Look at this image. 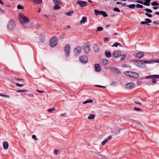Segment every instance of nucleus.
Returning <instances> with one entry per match:
<instances>
[{
    "label": "nucleus",
    "instance_id": "1",
    "mask_svg": "<svg viewBox=\"0 0 159 159\" xmlns=\"http://www.w3.org/2000/svg\"><path fill=\"white\" fill-rule=\"evenodd\" d=\"M19 19L20 23L23 25L26 24L29 22V19L22 13L19 14Z\"/></svg>",
    "mask_w": 159,
    "mask_h": 159
},
{
    "label": "nucleus",
    "instance_id": "2",
    "mask_svg": "<svg viewBox=\"0 0 159 159\" xmlns=\"http://www.w3.org/2000/svg\"><path fill=\"white\" fill-rule=\"evenodd\" d=\"M143 60H134V64L139 67L142 66V65H144V63L150 64L152 62H155L156 60H149L147 61H143Z\"/></svg>",
    "mask_w": 159,
    "mask_h": 159
},
{
    "label": "nucleus",
    "instance_id": "3",
    "mask_svg": "<svg viewBox=\"0 0 159 159\" xmlns=\"http://www.w3.org/2000/svg\"><path fill=\"white\" fill-rule=\"evenodd\" d=\"M125 73L126 76L133 78H137L139 76V74L135 72L127 71L125 72Z\"/></svg>",
    "mask_w": 159,
    "mask_h": 159
},
{
    "label": "nucleus",
    "instance_id": "4",
    "mask_svg": "<svg viewBox=\"0 0 159 159\" xmlns=\"http://www.w3.org/2000/svg\"><path fill=\"white\" fill-rule=\"evenodd\" d=\"M55 5L53 7V9L54 10H58L61 9L60 6L62 4V1L60 0H53Z\"/></svg>",
    "mask_w": 159,
    "mask_h": 159
},
{
    "label": "nucleus",
    "instance_id": "5",
    "mask_svg": "<svg viewBox=\"0 0 159 159\" xmlns=\"http://www.w3.org/2000/svg\"><path fill=\"white\" fill-rule=\"evenodd\" d=\"M58 39L55 37H53L50 40V45L52 47H55L57 44Z\"/></svg>",
    "mask_w": 159,
    "mask_h": 159
},
{
    "label": "nucleus",
    "instance_id": "6",
    "mask_svg": "<svg viewBox=\"0 0 159 159\" xmlns=\"http://www.w3.org/2000/svg\"><path fill=\"white\" fill-rule=\"evenodd\" d=\"M70 45L69 44L66 45L64 47V51L65 55L66 57H69L70 56Z\"/></svg>",
    "mask_w": 159,
    "mask_h": 159
},
{
    "label": "nucleus",
    "instance_id": "7",
    "mask_svg": "<svg viewBox=\"0 0 159 159\" xmlns=\"http://www.w3.org/2000/svg\"><path fill=\"white\" fill-rule=\"evenodd\" d=\"M8 29L10 30H12L15 27V24L14 21L11 20L9 21L7 25Z\"/></svg>",
    "mask_w": 159,
    "mask_h": 159
},
{
    "label": "nucleus",
    "instance_id": "8",
    "mask_svg": "<svg viewBox=\"0 0 159 159\" xmlns=\"http://www.w3.org/2000/svg\"><path fill=\"white\" fill-rule=\"evenodd\" d=\"M81 48L79 46H76L74 49L73 52L74 54L76 55H78L81 52Z\"/></svg>",
    "mask_w": 159,
    "mask_h": 159
},
{
    "label": "nucleus",
    "instance_id": "9",
    "mask_svg": "<svg viewBox=\"0 0 159 159\" xmlns=\"http://www.w3.org/2000/svg\"><path fill=\"white\" fill-rule=\"evenodd\" d=\"M113 55L115 58H118L121 56V54L120 52L116 51L113 52Z\"/></svg>",
    "mask_w": 159,
    "mask_h": 159
},
{
    "label": "nucleus",
    "instance_id": "10",
    "mask_svg": "<svg viewBox=\"0 0 159 159\" xmlns=\"http://www.w3.org/2000/svg\"><path fill=\"white\" fill-rule=\"evenodd\" d=\"M77 3L81 7H84L86 6L87 4L86 2L84 1H77Z\"/></svg>",
    "mask_w": 159,
    "mask_h": 159
},
{
    "label": "nucleus",
    "instance_id": "11",
    "mask_svg": "<svg viewBox=\"0 0 159 159\" xmlns=\"http://www.w3.org/2000/svg\"><path fill=\"white\" fill-rule=\"evenodd\" d=\"M125 86L127 89H133L134 87V85L132 83H129L126 85Z\"/></svg>",
    "mask_w": 159,
    "mask_h": 159
},
{
    "label": "nucleus",
    "instance_id": "12",
    "mask_svg": "<svg viewBox=\"0 0 159 159\" xmlns=\"http://www.w3.org/2000/svg\"><path fill=\"white\" fill-rule=\"evenodd\" d=\"M95 70L96 71L99 72L101 70V67L100 65L98 64H96L95 65Z\"/></svg>",
    "mask_w": 159,
    "mask_h": 159
},
{
    "label": "nucleus",
    "instance_id": "13",
    "mask_svg": "<svg viewBox=\"0 0 159 159\" xmlns=\"http://www.w3.org/2000/svg\"><path fill=\"white\" fill-rule=\"evenodd\" d=\"M136 57L139 59H140L144 56L143 52H140L137 53L136 55Z\"/></svg>",
    "mask_w": 159,
    "mask_h": 159
},
{
    "label": "nucleus",
    "instance_id": "14",
    "mask_svg": "<svg viewBox=\"0 0 159 159\" xmlns=\"http://www.w3.org/2000/svg\"><path fill=\"white\" fill-rule=\"evenodd\" d=\"M84 51L86 53L89 52V45H85L84 48Z\"/></svg>",
    "mask_w": 159,
    "mask_h": 159
},
{
    "label": "nucleus",
    "instance_id": "15",
    "mask_svg": "<svg viewBox=\"0 0 159 159\" xmlns=\"http://www.w3.org/2000/svg\"><path fill=\"white\" fill-rule=\"evenodd\" d=\"M87 22V18L86 17H83L82 18V20L80 21V24L82 25Z\"/></svg>",
    "mask_w": 159,
    "mask_h": 159
},
{
    "label": "nucleus",
    "instance_id": "16",
    "mask_svg": "<svg viewBox=\"0 0 159 159\" xmlns=\"http://www.w3.org/2000/svg\"><path fill=\"white\" fill-rule=\"evenodd\" d=\"M8 143L7 141H5L3 143V146L4 149H7L8 148Z\"/></svg>",
    "mask_w": 159,
    "mask_h": 159
},
{
    "label": "nucleus",
    "instance_id": "17",
    "mask_svg": "<svg viewBox=\"0 0 159 159\" xmlns=\"http://www.w3.org/2000/svg\"><path fill=\"white\" fill-rule=\"evenodd\" d=\"M93 48L94 51L95 52H98L99 50V48H98V46L97 45L94 44L93 46Z\"/></svg>",
    "mask_w": 159,
    "mask_h": 159
},
{
    "label": "nucleus",
    "instance_id": "18",
    "mask_svg": "<svg viewBox=\"0 0 159 159\" xmlns=\"http://www.w3.org/2000/svg\"><path fill=\"white\" fill-rule=\"evenodd\" d=\"M94 153L95 155H97L98 157L102 159L104 157V156L103 155L100 154L98 153L97 152H94Z\"/></svg>",
    "mask_w": 159,
    "mask_h": 159
},
{
    "label": "nucleus",
    "instance_id": "19",
    "mask_svg": "<svg viewBox=\"0 0 159 159\" xmlns=\"http://www.w3.org/2000/svg\"><path fill=\"white\" fill-rule=\"evenodd\" d=\"M105 54L107 57H111V54L110 52L108 51L105 52Z\"/></svg>",
    "mask_w": 159,
    "mask_h": 159
},
{
    "label": "nucleus",
    "instance_id": "20",
    "mask_svg": "<svg viewBox=\"0 0 159 159\" xmlns=\"http://www.w3.org/2000/svg\"><path fill=\"white\" fill-rule=\"evenodd\" d=\"M113 70L114 71V72L116 74H119L120 73V72L116 68H113Z\"/></svg>",
    "mask_w": 159,
    "mask_h": 159
},
{
    "label": "nucleus",
    "instance_id": "21",
    "mask_svg": "<svg viewBox=\"0 0 159 159\" xmlns=\"http://www.w3.org/2000/svg\"><path fill=\"white\" fill-rule=\"evenodd\" d=\"M33 1L36 4H40L42 2V0H33Z\"/></svg>",
    "mask_w": 159,
    "mask_h": 159
},
{
    "label": "nucleus",
    "instance_id": "22",
    "mask_svg": "<svg viewBox=\"0 0 159 159\" xmlns=\"http://www.w3.org/2000/svg\"><path fill=\"white\" fill-rule=\"evenodd\" d=\"M94 13L96 15H101V11H99L97 10H94Z\"/></svg>",
    "mask_w": 159,
    "mask_h": 159
},
{
    "label": "nucleus",
    "instance_id": "23",
    "mask_svg": "<svg viewBox=\"0 0 159 159\" xmlns=\"http://www.w3.org/2000/svg\"><path fill=\"white\" fill-rule=\"evenodd\" d=\"M101 15H102L104 17H106L108 16L107 14L105 12L101 11Z\"/></svg>",
    "mask_w": 159,
    "mask_h": 159
},
{
    "label": "nucleus",
    "instance_id": "24",
    "mask_svg": "<svg viewBox=\"0 0 159 159\" xmlns=\"http://www.w3.org/2000/svg\"><path fill=\"white\" fill-rule=\"evenodd\" d=\"M126 6L128 7L129 8H134L135 7L136 5L135 4H131L129 5H127Z\"/></svg>",
    "mask_w": 159,
    "mask_h": 159
},
{
    "label": "nucleus",
    "instance_id": "25",
    "mask_svg": "<svg viewBox=\"0 0 159 159\" xmlns=\"http://www.w3.org/2000/svg\"><path fill=\"white\" fill-rule=\"evenodd\" d=\"M73 13L74 11H70L66 13V14L67 16H71Z\"/></svg>",
    "mask_w": 159,
    "mask_h": 159
},
{
    "label": "nucleus",
    "instance_id": "26",
    "mask_svg": "<svg viewBox=\"0 0 159 159\" xmlns=\"http://www.w3.org/2000/svg\"><path fill=\"white\" fill-rule=\"evenodd\" d=\"M87 57L85 56H83L80 57V60H87Z\"/></svg>",
    "mask_w": 159,
    "mask_h": 159
},
{
    "label": "nucleus",
    "instance_id": "27",
    "mask_svg": "<svg viewBox=\"0 0 159 159\" xmlns=\"http://www.w3.org/2000/svg\"><path fill=\"white\" fill-rule=\"evenodd\" d=\"M103 30V28L102 27H98L96 30V31H102Z\"/></svg>",
    "mask_w": 159,
    "mask_h": 159
},
{
    "label": "nucleus",
    "instance_id": "28",
    "mask_svg": "<svg viewBox=\"0 0 159 159\" xmlns=\"http://www.w3.org/2000/svg\"><path fill=\"white\" fill-rule=\"evenodd\" d=\"M134 110L136 111H143V110L142 109L136 107H134Z\"/></svg>",
    "mask_w": 159,
    "mask_h": 159
},
{
    "label": "nucleus",
    "instance_id": "29",
    "mask_svg": "<svg viewBox=\"0 0 159 159\" xmlns=\"http://www.w3.org/2000/svg\"><path fill=\"white\" fill-rule=\"evenodd\" d=\"M102 63L104 65H106L108 63V60H102Z\"/></svg>",
    "mask_w": 159,
    "mask_h": 159
},
{
    "label": "nucleus",
    "instance_id": "30",
    "mask_svg": "<svg viewBox=\"0 0 159 159\" xmlns=\"http://www.w3.org/2000/svg\"><path fill=\"white\" fill-rule=\"evenodd\" d=\"M24 7L20 5H18L17 6V8L19 9H24Z\"/></svg>",
    "mask_w": 159,
    "mask_h": 159
},
{
    "label": "nucleus",
    "instance_id": "31",
    "mask_svg": "<svg viewBox=\"0 0 159 159\" xmlns=\"http://www.w3.org/2000/svg\"><path fill=\"white\" fill-rule=\"evenodd\" d=\"M108 141V139H105L104 140L102 143V144L103 145H104L105 143H107Z\"/></svg>",
    "mask_w": 159,
    "mask_h": 159
},
{
    "label": "nucleus",
    "instance_id": "32",
    "mask_svg": "<svg viewBox=\"0 0 159 159\" xmlns=\"http://www.w3.org/2000/svg\"><path fill=\"white\" fill-rule=\"evenodd\" d=\"M151 5L153 6H158V5H159V4L156 2L154 1L151 3Z\"/></svg>",
    "mask_w": 159,
    "mask_h": 159
},
{
    "label": "nucleus",
    "instance_id": "33",
    "mask_svg": "<svg viewBox=\"0 0 159 159\" xmlns=\"http://www.w3.org/2000/svg\"><path fill=\"white\" fill-rule=\"evenodd\" d=\"M136 7L137 8H142L143 7V6L139 4H137L136 5Z\"/></svg>",
    "mask_w": 159,
    "mask_h": 159
},
{
    "label": "nucleus",
    "instance_id": "34",
    "mask_svg": "<svg viewBox=\"0 0 159 159\" xmlns=\"http://www.w3.org/2000/svg\"><path fill=\"white\" fill-rule=\"evenodd\" d=\"M59 150L58 149H54V152H53L54 154H55V155H57V154H58V152H59Z\"/></svg>",
    "mask_w": 159,
    "mask_h": 159
},
{
    "label": "nucleus",
    "instance_id": "35",
    "mask_svg": "<svg viewBox=\"0 0 159 159\" xmlns=\"http://www.w3.org/2000/svg\"><path fill=\"white\" fill-rule=\"evenodd\" d=\"M145 20L147 22L148 24H149V23H151L152 22V20L149 19H145Z\"/></svg>",
    "mask_w": 159,
    "mask_h": 159
},
{
    "label": "nucleus",
    "instance_id": "36",
    "mask_svg": "<svg viewBox=\"0 0 159 159\" xmlns=\"http://www.w3.org/2000/svg\"><path fill=\"white\" fill-rule=\"evenodd\" d=\"M144 10L150 13H151L152 12V11L151 10L148 8H146L145 9H144Z\"/></svg>",
    "mask_w": 159,
    "mask_h": 159
},
{
    "label": "nucleus",
    "instance_id": "37",
    "mask_svg": "<svg viewBox=\"0 0 159 159\" xmlns=\"http://www.w3.org/2000/svg\"><path fill=\"white\" fill-rule=\"evenodd\" d=\"M113 11L116 12H120V10L117 7H115L113 8Z\"/></svg>",
    "mask_w": 159,
    "mask_h": 159
},
{
    "label": "nucleus",
    "instance_id": "38",
    "mask_svg": "<svg viewBox=\"0 0 159 159\" xmlns=\"http://www.w3.org/2000/svg\"><path fill=\"white\" fill-rule=\"evenodd\" d=\"M146 79H150L152 78H154V75L147 76L145 77Z\"/></svg>",
    "mask_w": 159,
    "mask_h": 159
},
{
    "label": "nucleus",
    "instance_id": "39",
    "mask_svg": "<svg viewBox=\"0 0 159 159\" xmlns=\"http://www.w3.org/2000/svg\"><path fill=\"white\" fill-rule=\"evenodd\" d=\"M27 91L26 90H17L16 91V92L17 93H19V92H26Z\"/></svg>",
    "mask_w": 159,
    "mask_h": 159
},
{
    "label": "nucleus",
    "instance_id": "40",
    "mask_svg": "<svg viewBox=\"0 0 159 159\" xmlns=\"http://www.w3.org/2000/svg\"><path fill=\"white\" fill-rule=\"evenodd\" d=\"M140 23L141 24H142V25H144V24H145V25H147L148 26H150V25L149 24H148L147 22H146V21H141L140 22Z\"/></svg>",
    "mask_w": 159,
    "mask_h": 159
},
{
    "label": "nucleus",
    "instance_id": "41",
    "mask_svg": "<svg viewBox=\"0 0 159 159\" xmlns=\"http://www.w3.org/2000/svg\"><path fill=\"white\" fill-rule=\"evenodd\" d=\"M118 44H120V43H118V42H115L112 46V47H117Z\"/></svg>",
    "mask_w": 159,
    "mask_h": 159
},
{
    "label": "nucleus",
    "instance_id": "42",
    "mask_svg": "<svg viewBox=\"0 0 159 159\" xmlns=\"http://www.w3.org/2000/svg\"><path fill=\"white\" fill-rule=\"evenodd\" d=\"M0 96H2L3 97H5L6 98H9V96L8 95H4L2 93L0 94Z\"/></svg>",
    "mask_w": 159,
    "mask_h": 159
},
{
    "label": "nucleus",
    "instance_id": "43",
    "mask_svg": "<svg viewBox=\"0 0 159 159\" xmlns=\"http://www.w3.org/2000/svg\"><path fill=\"white\" fill-rule=\"evenodd\" d=\"M55 110V108H51V109H48V112H52L53 111H54Z\"/></svg>",
    "mask_w": 159,
    "mask_h": 159
},
{
    "label": "nucleus",
    "instance_id": "44",
    "mask_svg": "<svg viewBox=\"0 0 159 159\" xmlns=\"http://www.w3.org/2000/svg\"><path fill=\"white\" fill-rule=\"evenodd\" d=\"M95 115L94 114H90V119H94L95 118Z\"/></svg>",
    "mask_w": 159,
    "mask_h": 159
},
{
    "label": "nucleus",
    "instance_id": "45",
    "mask_svg": "<svg viewBox=\"0 0 159 159\" xmlns=\"http://www.w3.org/2000/svg\"><path fill=\"white\" fill-rule=\"evenodd\" d=\"M126 55L125 54H123L122 55H121L120 57L121 60H124L125 58Z\"/></svg>",
    "mask_w": 159,
    "mask_h": 159
},
{
    "label": "nucleus",
    "instance_id": "46",
    "mask_svg": "<svg viewBox=\"0 0 159 159\" xmlns=\"http://www.w3.org/2000/svg\"><path fill=\"white\" fill-rule=\"evenodd\" d=\"M145 15L149 17H152V15L151 14H149L147 12L146 13Z\"/></svg>",
    "mask_w": 159,
    "mask_h": 159
},
{
    "label": "nucleus",
    "instance_id": "47",
    "mask_svg": "<svg viewBox=\"0 0 159 159\" xmlns=\"http://www.w3.org/2000/svg\"><path fill=\"white\" fill-rule=\"evenodd\" d=\"M151 81L152 83L155 84L157 81V80L155 79H154V78H153V79Z\"/></svg>",
    "mask_w": 159,
    "mask_h": 159
},
{
    "label": "nucleus",
    "instance_id": "48",
    "mask_svg": "<svg viewBox=\"0 0 159 159\" xmlns=\"http://www.w3.org/2000/svg\"><path fill=\"white\" fill-rule=\"evenodd\" d=\"M109 39L107 37H105L103 39L104 41L105 42L108 41Z\"/></svg>",
    "mask_w": 159,
    "mask_h": 159
},
{
    "label": "nucleus",
    "instance_id": "49",
    "mask_svg": "<svg viewBox=\"0 0 159 159\" xmlns=\"http://www.w3.org/2000/svg\"><path fill=\"white\" fill-rule=\"evenodd\" d=\"M116 82H115V81L112 82L111 84V85L112 86H114L116 85Z\"/></svg>",
    "mask_w": 159,
    "mask_h": 159
},
{
    "label": "nucleus",
    "instance_id": "50",
    "mask_svg": "<svg viewBox=\"0 0 159 159\" xmlns=\"http://www.w3.org/2000/svg\"><path fill=\"white\" fill-rule=\"evenodd\" d=\"M136 2L143 5L144 2H143L142 1L139 0H137L136 1Z\"/></svg>",
    "mask_w": 159,
    "mask_h": 159
},
{
    "label": "nucleus",
    "instance_id": "51",
    "mask_svg": "<svg viewBox=\"0 0 159 159\" xmlns=\"http://www.w3.org/2000/svg\"><path fill=\"white\" fill-rule=\"evenodd\" d=\"M95 86H96V87H100V88H106L105 86H101V85H95Z\"/></svg>",
    "mask_w": 159,
    "mask_h": 159
},
{
    "label": "nucleus",
    "instance_id": "52",
    "mask_svg": "<svg viewBox=\"0 0 159 159\" xmlns=\"http://www.w3.org/2000/svg\"><path fill=\"white\" fill-rule=\"evenodd\" d=\"M80 61L83 63H86L88 62V60H80Z\"/></svg>",
    "mask_w": 159,
    "mask_h": 159
},
{
    "label": "nucleus",
    "instance_id": "53",
    "mask_svg": "<svg viewBox=\"0 0 159 159\" xmlns=\"http://www.w3.org/2000/svg\"><path fill=\"white\" fill-rule=\"evenodd\" d=\"M16 85L18 87H22L23 86V85L22 84H20L19 83H16Z\"/></svg>",
    "mask_w": 159,
    "mask_h": 159
},
{
    "label": "nucleus",
    "instance_id": "54",
    "mask_svg": "<svg viewBox=\"0 0 159 159\" xmlns=\"http://www.w3.org/2000/svg\"><path fill=\"white\" fill-rule=\"evenodd\" d=\"M89 99L87 100L86 101H85L84 102H83V104H86L87 103H89Z\"/></svg>",
    "mask_w": 159,
    "mask_h": 159
},
{
    "label": "nucleus",
    "instance_id": "55",
    "mask_svg": "<svg viewBox=\"0 0 159 159\" xmlns=\"http://www.w3.org/2000/svg\"><path fill=\"white\" fill-rule=\"evenodd\" d=\"M0 11L2 13H3V14L5 13V11H4V10L0 7Z\"/></svg>",
    "mask_w": 159,
    "mask_h": 159
},
{
    "label": "nucleus",
    "instance_id": "56",
    "mask_svg": "<svg viewBox=\"0 0 159 159\" xmlns=\"http://www.w3.org/2000/svg\"><path fill=\"white\" fill-rule=\"evenodd\" d=\"M154 78H159V75H154Z\"/></svg>",
    "mask_w": 159,
    "mask_h": 159
},
{
    "label": "nucleus",
    "instance_id": "57",
    "mask_svg": "<svg viewBox=\"0 0 159 159\" xmlns=\"http://www.w3.org/2000/svg\"><path fill=\"white\" fill-rule=\"evenodd\" d=\"M32 138L35 140H37L38 139L36 138V136L35 135H33L32 136Z\"/></svg>",
    "mask_w": 159,
    "mask_h": 159
},
{
    "label": "nucleus",
    "instance_id": "58",
    "mask_svg": "<svg viewBox=\"0 0 159 159\" xmlns=\"http://www.w3.org/2000/svg\"><path fill=\"white\" fill-rule=\"evenodd\" d=\"M134 103L136 104H138L139 105H141V103L139 102H138L135 101L134 102Z\"/></svg>",
    "mask_w": 159,
    "mask_h": 159
},
{
    "label": "nucleus",
    "instance_id": "59",
    "mask_svg": "<svg viewBox=\"0 0 159 159\" xmlns=\"http://www.w3.org/2000/svg\"><path fill=\"white\" fill-rule=\"evenodd\" d=\"M37 91L39 93H43L44 92V91H40L39 90H37Z\"/></svg>",
    "mask_w": 159,
    "mask_h": 159
},
{
    "label": "nucleus",
    "instance_id": "60",
    "mask_svg": "<svg viewBox=\"0 0 159 159\" xmlns=\"http://www.w3.org/2000/svg\"><path fill=\"white\" fill-rule=\"evenodd\" d=\"M116 4H122V2H116Z\"/></svg>",
    "mask_w": 159,
    "mask_h": 159
},
{
    "label": "nucleus",
    "instance_id": "61",
    "mask_svg": "<svg viewBox=\"0 0 159 159\" xmlns=\"http://www.w3.org/2000/svg\"><path fill=\"white\" fill-rule=\"evenodd\" d=\"M152 8L154 10H156L157 9L158 7H153Z\"/></svg>",
    "mask_w": 159,
    "mask_h": 159
},
{
    "label": "nucleus",
    "instance_id": "62",
    "mask_svg": "<svg viewBox=\"0 0 159 159\" xmlns=\"http://www.w3.org/2000/svg\"><path fill=\"white\" fill-rule=\"evenodd\" d=\"M111 135H110L109 136V137H108V140H109V139H111Z\"/></svg>",
    "mask_w": 159,
    "mask_h": 159
},
{
    "label": "nucleus",
    "instance_id": "63",
    "mask_svg": "<svg viewBox=\"0 0 159 159\" xmlns=\"http://www.w3.org/2000/svg\"><path fill=\"white\" fill-rule=\"evenodd\" d=\"M0 3L2 5H4V3L2 2V0H0Z\"/></svg>",
    "mask_w": 159,
    "mask_h": 159
},
{
    "label": "nucleus",
    "instance_id": "64",
    "mask_svg": "<svg viewBox=\"0 0 159 159\" xmlns=\"http://www.w3.org/2000/svg\"><path fill=\"white\" fill-rule=\"evenodd\" d=\"M136 84L138 85H140V83L139 81H138L137 82Z\"/></svg>",
    "mask_w": 159,
    "mask_h": 159
}]
</instances>
